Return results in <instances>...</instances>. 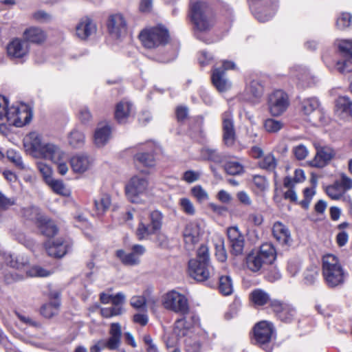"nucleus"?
<instances>
[{"mask_svg":"<svg viewBox=\"0 0 352 352\" xmlns=\"http://www.w3.org/2000/svg\"><path fill=\"white\" fill-rule=\"evenodd\" d=\"M201 173L198 171L195 170H187L185 171L182 176V179L187 183H193L199 179Z\"/></svg>","mask_w":352,"mask_h":352,"instance_id":"63","label":"nucleus"},{"mask_svg":"<svg viewBox=\"0 0 352 352\" xmlns=\"http://www.w3.org/2000/svg\"><path fill=\"white\" fill-rule=\"evenodd\" d=\"M162 302L166 309L182 316L188 314L190 311L187 297L174 289L163 296Z\"/></svg>","mask_w":352,"mask_h":352,"instance_id":"5","label":"nucleus"},{"mask_svg":"<svg viewBox=\"0 0 352 352\" xmlns=\"http://www.w3.org/2000/svg\"><path fill=\"white\" fill-rule=\"evenodd\" d=\"M107 28L112 37L120 38L126 34L127 23L122 14H116L109 16Z\"/></svg>","mask_w":352,"mask_h":352,"instance_id":"17","label":"nucleus"},{"mask_svg":"<svg viewBox=\"0 0 352 352\" xmlns=\"http://www.w3.org/2000/svg\"><path fill=\"white\" fill-rule=\"evenodd\" d=\"M219 289L225 296L230 295L232 293V282L229 276H221L219 278Z\"/></svg>","mask_w":352,"mask_h":352,"instance_id":"44","label":"nucleus"},{"mask_svg":"<svg viewBox=\"0 0 352 352\" xmlns=\"http://www.w3.org/2000/svg\"><path fill=\"white\" fill-rule=\"evenodd\" d=\"M201 157L204 160L212 161L215 163H221L223 161V155L213 148L204 147L200 151Z\"/></svg>","mask_w":352,"mask_h":352,"instance_id":"35","label":"nucleus"},{"mask_svg":"<svg viewBox=\"0 0 352 352\" xmlns=\"http://www.w3.org/2000/svg\"><path fill=\"white\" fill-rule=\"evenodd\" d=\"M272 234L276 241L282 245H289L292 239L288 228L281 222H276L272 228Z\"/></svg>","mask_w":352,"mask_h":352,"instance_id":"26","label":"nucleus"},{"mask_svg":"<svg viewBox=\"0 0 352 352\" xmlns=\"http://www.w3.org/2000/svg\"><path fill=\"white\" fill-rule=\"evenodd\" d=\"M223 142L228 147L234 145L236 141V131L234 125L232 114L230 111H226L222 115Z\"/></svg>","mask_w":352,"mask_h":352,"instance_id":"14","label":"nucleus"},{"mask_svg":"<svg viewBox=\"0 0 352 352\" xmlns=\"http://www.w3.org/2000/svg\"><path fill=\"white\" fill-rule=\"evenodd\" d=\"M336 113L344 120H352V100L346 96H340L336 101Z\"/></svg>","mask_w":352,"mask_h":352,"instance_id":"24","label":"nucleus"},{"mask_svg":"<svg viewBox=\"0 0 352 352\" xmlns=\"http://www.w3.org/2000/svg\"><path fill=\"white\" fill-rule=\"evenodd\" d=\"M85 140L84 133L79 130L74 129L68 135V143L74 148L81 147Z\"/></svg>","mask_w":352,"mask_h":352,"instance_id":"39","label":"nucleus"},{"mask_svg":"<svg viewBox=\"0 0 352 352\" xmlns=\"http://www.w3.org/2000/svg\"><path fill=\"white\" fill-rule=\"evenodd\" d=\"M192 260H199L202 262L209 263V252L208 248L205 245H201L197 252V258Z\"/></svg>","mask_w":352,"mask_h":352,"instance_id":"62","label":"nucleus"},{"mask_svg":"<svg viewBox=\"0 0 352 352\" xmlns=\"http://www.w3.org/2000/svg\"><path fill=\"white\" fill-rule=\"evenodd\" d=\"M32 109L27 104L20 103L9 107L7 111V122L10 125L21 127L31 121Z\"/></svg>","mask_w":352,"mask_h":352,"instance_id":"7","label":"nucleus"},{"mask_svg":"<svg viewBox=\"0 0 352 352\" xmlns=\"http://www.w3.org/2000/svg\"><path fill=\"white\" fill-rule=\"evenodd\" d=\"M93 160L85 154H79L72 157L70 164L75 173H83L88 170L93 165Z\"/></svg>","mask_w":352,"mask_h":352,"instance_id":"25","label":"nucleus"},{"mask_svg":"<svg viewBox=\"0 0 352 352\" xmlns=\"http://www.w3.org/2000/svg\"><path fill=\"white\" fill-rule=\"evenodd\" d=\"M30 19L36 23H46L52 20V15L43 10H38L31 14Z\"/></svg>","mask_w":352,"mask_h":352,"instance_id":"47","label":"nucleus"},{"mask_svg":"<svg viewBox=\"0 0 352 352\" xmlns=\"http://www.w3.org/2000/svg\"><path fill=\"white\" fill-rule=\"evenodd\" d=\"M231 247V252L234 255L241 254L244 248V236L236 226L230 227L227 231Z\"/></svg>","mask_w":352,"mask_h":352,"instance_id":"20","label":"nucleus"},{"mask_svg":"<svg viewBox=\"0 0 352 352\" xmlns=\"http://www.w3.org/2000/svg\"><path fill=\"white\" fill-rule=\"evenodd\" d=\"M245 92L250 96V99L257 102L263 93V85L258 80H252L246 87Z\"/></svg>","mask_w":352,"mask_h":352,"instance_id":"33","label":"nucleus"},{"mask_svg":"<svg viewBox=\"0 0 352 352\" xmlns=\"http://www.w3.org/2000/svg\"><path fill=\"white\" fill-rule=\"evenodd\" d=\"M201 229L200 224L197 221L188 223L184 230V240L186 249L192 250L195 245L199 241Z\"/></svg>","mask_w":352,"mask_h":352,"instance_id":"15","label":"nucleus"},{"mask_svg":"<svg viewBox=\"0 0 352 352\" xmlns=\"http://www.w3.org/2000/svg\"><path fill=\"white\" fill-rule=\"evenodd\" d=\"M318 106L319 103L317 99L307 98L302 102V110L305 115H310L318 109Z\"/></svg>","mask_w":352,"mask_h":352,"instance_id":"52","label":"nucleus"},{"mask_svg":"<svg viewBox=\"0 0 352 352\" xmlns=\"http://www.w3.org/2000/svg\"><path fill=\"white\" fill-rule=\"evenodd\" d=\"M37 223L41 232L47 237L54 236L58 232V228L54 222L46 216H40L37 219Z\"/></svg>","mask_w":352,"mask_h":352,"instance_id":"27","label":"nucleus"},{"mask_svg":"<svg viewBox=\"0 0 352 352\" xmlns=\"http://www.w3.org/2000/svg\"><path fill=\"white\" fill-rule=\"evenodd\" d=\"M257 254L267 265L272 263L276 259V250L272 243H266L263 244Z\"/></svg>","mask_w":352,"mask_h":352,"instance_id":"34","label":"nucleus"},{"mask_svg":"<svg viewBox=\"0 0 352 352\" xmlns=\"http://www.w3.org/2000/svg\"><path fill=\"white\" fill-rule=\"evenodd\" d=\"M213 85L220 92L226 91L231 87L230 82L225 77L224 72L215 68L212 75Z\"/></svg>","mask_w":352,"mask_h":352,"instance_id":"28","label":"nucleus"},{"mask_svg":"<svg viewBox=\"0 0 352 352\" xmlns=\"http://www.w3.org/2000/svg\"><path fill=\"white\" fill-rule=\"evenodd\" d=\"M47 254L54 258L64 256L71 248V243L63 239L48 241L45 243Z\"/></svg>","mask_w":352,"mask_h":352,"instance_id":"18","label":"nucleus"},{"mask_svg":"<svg viewBox=\"0 0 352 352\" xmlns=\"http://www.w3.org/2000/svg\"><path fill=\"white\" fill-rule=\"evenodd\" d=\"M336 45L341 56L352 59V39H341L336 42Z\"/></svg>","mask_w":352,"mask_h":352,"instance_id":"37","label":"nucleus"},{"mask_svg":"<svg viewBox=\"0 0 352 352\" xmlns=\"http://www.w3.org/2000/svg\"><path fill=\"white\" fill-rule=\"evenodd\" d=\"M135 159L145 166H153L155 160L153 154L150 153H141L135 155Z\"/></svg>","mask_w":352,"mask_h":352,"instance_id":"56","label":"nucleus"},{"mask_svg":"<svg viewBox=\"0 0 352 352\" xmlns=\"http://www.w3.org/2000/svg\"><path fill=\"white\" fill-rule=\"evenodd\" d=\"M337 70L342 74L352 72V59L345 58L344 60H338L336 63Z\"/></svg>","mask_w":352,"mask_h":352,"instance_id":"57","label":"nucleus"},{"mask_svg":"<svg viewBox=\"0 0 352 352\" xmlns=\"http://www.w3.org/2000/svg\"><path fill=\"white\" fill-rule=\"evenodd\" d=\"M258 166L262 169L273 171L276 168L277 161L272 153H268L265 155L261 161H259Z\"/></svg>","mask_w":352,"mask_h":352,"instance_id":"43","label":"nucleus"},{"mask_svg":"<svg viewBox=\"0 0 352 352\" xmlns=\"http://www.w3.org/2000/svg\"><path fill=\"white\" fill-rule=\"evenodd\" d=\"M146 248L142 245H134L131 248V252H126L123 250L116 251V256L125 265L134 266L140 263V257L145 253Z\"/></svg>","mask_w":352,"mask_h":352,"instance_id":"12","label":"nucleus"},{"mask_svg":"<svg viewBox=\"0 0 352 352\" xmlns=\"http://www.w3.org/2000/svg\"><path fill=\"white\" fill-rule=\"evenodd\" d=\"M30 51V45L23 38H14L7 45V53L12 58H22Z\"/></svg>","mask_w":352,"mask_h":352,"instance_id":"19","label":"nucleus"},{"mask_svg":"<svg viewBox=\"0 0 352 352\" xmlns=\"http://www.w3.org/2000/svg\"><path fill=\"white\" fill-rule=\"evenodd\" d=\"M325 192L327 195L333 200L340 199L345 194V192L342 188V186H340L337 180L331 185L327 186Z\"/></svg>","mask_w":352,"mask_h":352,"instance_id":"40","label":"nucleus"},{"mask_svg":"<svg viewBox=\"0 0 352 352\" xmlns=\"http://www.w3.org/2000/svg\"><path fill=\"white\" fill-rule=\"evenodd\" d=\"M274 334V328L272 323L267 321H261L254 327V338L256 344H259L267 352L272 351L269 347Z\"/></svg>","mask_w":352,"mask_h":352,"instance_id":"9","label":"nucleus"},{"mask_svg":"<svg viewBox=\"0 0 352 352\" xmlns=\"http://www.w3.org/2000/svg\"><path fill=\"white\" fill-rule=\"evenodd\" d=\"M250 299L255 305L262 306L267 303L270 300V296L265 291L257 289L252 292L250 294Z\"/></svg>","mask_w":352,"mask_h":352,"instance_id":"41","label":"nucleus"},{"mask_svg":"<svg viewBox=\"0 0 352 352\" xmlns=\"http://www.w3.org/2000/svg\"><path fill=\"white\" fill-rule=\"evenodd\" d=\"M352 24V16L349 12H342L336 20V26L338 29L344 30Z\"/></svg>","mask_w":352,"mask_h":352,"instance_id":"53","label":"nucleus"},{"mask_svg":"<svg viewBox=\"0 0 352 352\" xmlns=\"http://www.w3.org/2000/svg\"><path fill=\"white\" fill-rule=\"evenodd\" d=\"M225 171L231 175H240L243 173V165L236 161H228L224 164Z\"/></svg>","mask_w":352,"mask_h":352,"instance_id":"48","label":"nucleus"},{"mask_svg":"<svg viewBox=\"0 0 352 352\" xmlns=\"http://www.w3.org/2000/svg\"><path fill=\"white\" fill-rule=\"evenodd\" d=\"M59 306V300L55 298L53 301L44 305L41 309V313L45 318H52L58 314Z\"/></svg>","mask_w":352,"mask_h":352,"instance_id":"42","label":"nucleus"},{"mask_svg":"<svg viewBox=\"0 0 352 352\" xmlns=\"http://www.w3.org/2000/svg\"><path fill=\"white\" fill-rule=\"evenodd\" d=\"M8 264L13 268L24 271L29 277H46L51 274L50 271L38 265L30 267L29 258L24 255L10 256Z\"/></svg>","mask_w":352,"mask_h":352,"instance_id":"8","label":"nucleus"},{"mask_svg":"<svg viewBox=\"0 0 352 352\" xmlns=\"http://www.w3.org/2000/svg\"><path fill=\"white\" fill-rule=\"evenodd\" d=\"M96 25L89 17L82 18L76 26V35L81 40H85L96 32Z\"/></svg>","mask_w":352,"mask_h":352,"instance_id":"22","label":"nucleus"},{"mask_svg":"<svg viewBox=\"0 0 352 352\" xmlns=\"http://www.w3.org/2000/svg\"><path fill=\"white\" fill-rule=\"evenodd\" d=\"M190 16L195 28L199 31H206L212 25L210 9L204 2L197 1L192 3Z\"/></svg>","mask_w":352,"mask_h":352,"instance_id":"4","label":"nucleus"},{"mask_svg":"<svg viewBox=\"0 0 352 352\" xmlns=\"http://www.w3.org/2000/svg\"><path fill=\"white\" fill-rule=\"evenodd\" d=\"M100 312L103 317L110 318L121 314L122 313V307L121 306H112L110 307L102 308L101 309Z\"/></svg>","mask_w":352,"mask_h":352,"instance_id":"60","label":"nucleus"},{"mask_svg":"<svg viewBox=\"0 0 352 352\" xmlns=\"http://www.w3.org/2000/svg\"><path fill=\"white\" fill-rule=\"evenodd\" d=\"M192 196L198 203H203L209 199L208 192L200 185H196L190 189Z\"/></svg>","mask_w":352,"mask_h":352,"instance_id":"45","label":"nucleus"},{"mask_svg":"<svg viewBox=\"0 0 352 352\" xmlns=\"http://www.w3.org/2000/svg\"><path fill=\"white\" fill-rule=\"evenodd\" d=\"M111 136V129L109 126H98L94 133V143L98 147L104 146Z\"/></svg>","mask_w":352,"mask_h":352,"instance_id":"32","label":"nucleus"},{"mask_svg":"<svg viewBox=\"0 0 352 352\" xmlns=\"http://www.w3.org/2000/svg\"><path fill=\"white\" fill-rule=\"evenodd\" d=\"M315 147L316 153L314 158L310 162L312 166L323 168L336 156L335 150L330 146L316 145Z\"/></svg>","mask_w":352,"mask_h":352,"instance_id":"16","label":"nucleus"},{"mask_svg":"<svg viewBox=\"0 0 352 352\" xmlns=\"http://www.w3.org/2000/svg\"><path fill=\"white\" fill-rule=\"evenodd\" d=\"M337 181L340 183V186H342V188L345 192L352 189V178L349 177L346 174L342 173L340 175V179Z\"/></svg>","mask_w":352,"mask_h":352,"instance_id":"64","label":"nucleus"},{"mask_svg":"<svg viewBox=\"0 0 352 352\" xmlns=\"http://www.w3.org/2000/svg\"><path fill=\"white\" fill-rule=\"evenodd\" d=\"M65 155V152L59 145L52 142H47L45 144V147L38 158L47 160L54 163L63 160Z\"/></svg>","mask_w":352,"mask_h":352,"instance_id":"21","label":"nucleus"},{"mask_svg":"<svg viewBox=\"0 0 352 352\" xmlns=\"http://www.w3.org/2000/svg\"><path fill=\"white\" fill-rule=\"evenodd\" d=\"M272 306L280 320L285 322H289L292 320L295 314V311L293 308L279 302H274Z\"/></svg>","mask_w":352,"mask_h":352,"instance_id":"29","label":"nucleus"},{"mask_svg":"<svg viewBox=\"0 0 352 352\" xmlns=\"http://www.w3.org/2000/svg\"><path fill=\"white\" fill-rule=\"evenodd\" d=\"M304 199L300 202V205L305 209H307L309 206L313 197L316 194L314 188H306L304 191Z\"/></svg>","mask_w":352,"mask_h":352,"instance_id":"59","label":"nucleus"},{"mask_svg":"<svg viewBox=\"0 0 352 352\" xmlns=\"http://www.w3.org/2000/svg\"><path fill=\"white\" fill-rule=\"evenodd\" d=\"M289 105L288 96L282 90H276L269 96L268 109L273 116L282 115L287 110Z\"/></svg>","mask_w":352,"mask_h":352,"instance_id":"10","label":"nucleus"},{"mask_svg":"<svg viewBox=\"0 0 352 352\" xmlns=\"http://www.w3.org/2000/svg\"><path fill=\"white\" fill-rule=\"evenodd\" d=\"M16 314L19 320L20 323H19L18 325L20 327H22L23 324H25L26 326L34 327H37L39 326V324L38 322H36L35 320H34L29 316L22 314H20L18 312L16 313Z\"/></svg>","mask_w":352,"mask_h":352,"instance_id":"58","label":"nucleus"},{"mask_svg":"<svg viewBox=\"0 0 352 352\" xmlns=\"http://www.w3.org/2000/svg\"><path fill=\"white\" fill-rule=\"evenodd\" d=\"M168 38L167 30L160 26L144 30L140 34V39L142 45L148 49L165 45L167 43Z\"/></svg>","mask_w":352,"mask_h":352,"instance_id":"6","label":"nucleus"},{"mask_svg":"<svg viewBox=\"0 0 352 352\" xmlns=\"http://www.w3.org/2000/svg\"><path fill=\"white\" fill-rule=\"evenodd\" d=\"M110 337L108 338L109 345L114 350L119 348L121 344L122 329L119 323H112L109 331Z\"/></svg>","mask_w":352,"mask_h":352,"instance_id":"31","label":"nucleus"},{"mask_svg":"<svg viewBox=\"0 0 352 352\" xmlns=\"http://www.w3.org/2000/svg\"><path fill=\"white\" fill-rule=\"evenodd\" d=\"M322 274L329 287H334L344 282V270L338 257L333 254H329L323 256Z\"/></svg>","mask_w":352,"mask_h":352,"instance_id":"1","label":"nucleus"},{"mask_svg":"<svg viewBox=\"0 0 352 352\" xmlns=\"http://www.w3.org/2000/svg\"><path fill=\"white\" fill-rule=\"evenodd\" d=\"M246 260L248 269L254 272L259 271L264 265H267L257 252L250 254Z\"/></svg>","mask_w":352,"mask_h":352,"instance_id":"36","label":"nucleus"},{"mask_svg":"<svg viewBox=\"0 0 352 352\" xmlns=\"http://www.w3.org/2000/svg\"><path fill=\"white\" fill-rule=\"evenodd\" d=\"M181 210L187 215L194 216L196 213V208L192 201L186 197L181 198L179 201Z\"/></svg>","mask_w":352,"mask_h":352,"instance_id":"51","label":"nucleus"},{"mask_svg":"<svg viewBox=\"0 0 352 352\" xmlns=\"http://www.w3.org/2000/svg\"><path fill=\"white\" fill-rule=\"evenodd\" d=\"M215 256L218 261L224 262L227 259V252L224 245V240L221 237H218L215 242Z\"/></svg>","mask_w":352,"mask_h":352,"instance_id":"50","label":"nucleus"},{"mask_svg":"<svg viewBox=\"0 0 352 352\" xmlns=\"http://www.w3.org/2000/svg\"><path fill=\"white\" fill-rule=\"evenodd\" d=\"M163 223V215L159 210L151 211L147 219L142 218L138 223L135 234L140 241L147 240L160 233Z\"/></svg>","mask_w":352,"mask_h":352,"instance_id":"2","label":"nucleus"},{"mask_svg":"<svg viewBox=\"0 0 352 352\" xmlns=\"http://www.w3.org/2000/svg\"><path fill=\"white\" fill-rule=\"evenodd\" d=\"M264 127L269 133H276L283 127V123L279 120L269 118L265 121Z\"/></svg>","mask_w":352,"mask_h":352,"instance_id":"54","label":"nucleus"},{"mask_svg":"<svg viewBox=\"0 0 352 352\" xmlns=\"http://www.w3.org/2000/svg\"><path fill=\"white\" fill-rule=\"evenodd\" d=\"M127 199L132 203L142 204L148 197L149 182L146 176L132 177L125 186Z\"/></svg>","mask_w":352,"mask_h":352,"instance_id":"3","label":"nucleus"},{"mask_svg":"<svg viewBox=\"0 0 352 352\" xmlns=\"http://www.w3.org/2000/svg\"><path fill=\"white\" fill-rule=\"evenodd\" d=\"M47 184L56 194L64 196H67L69 195V191L66 188L63 182L60 180L54 179L52 178L51 181L48 182Z\"/></svg>","mask_w":352,"mask_h":352,"instance_id":"49","label":"nucleus"},{"mask_svg":"<svg viewBox=\"0 0 352 352\" xmlns=\"http://www.w3.org/2000/svg\"><path fill=\"white\" fill-rule=\"evenodd\" d=\"M47 142L43 140V137L37 132H30L23 139V146L25 151L34 157L38 158L41 155L45 144Z\"/></svg>","mask_w":352,"mask_h":352,"instance_id":"11","label":"nucleus"},{"mask_svg":"<svg viewBox=\"0 0 352 352\" xmlns=\"http://www.w3.org/2000/svg\"><path fill=\"white\" fill-rule=\"evenodd\" d=\"M95 207L98 214L104 213L111 205V198L109 194H102L100 197L94 201Z\"/></svg>","mask_w":352,"mask_h":352,"instance_id":"38","label":"nucleus"},{"mask_svg":"<svg viewBox=\"0 0 352 352\" xmlns=\"http://www.w3.org/2000/svg\"><path fill=\"white\" fill-rule=\"evenodd\" d=\"M133 110V105L127 101H121L117 105L115 111V118L120 123H124Z\"/></svg>","mask_w":352,"mask_h":352,"instance_id":"30","label":"nucleus"},{"mask_svg":"<svg viewBox=\"0 0 352 352\" xmlns=\"http://www.w3.org/2000/svg\"><path fill=\"white\" fill-rule=\"evenodd\" d=\"M146 298L143 296H134L130 300L131 305L137 309H146Z\"/></svg>","mask_w":352,"mask_h":352,"instance_id":"61","label":"nucleus"},{"mask_svg":"<svg viewBox=\"0 0 352 352\" xmlns=\"http://www.w3.org/2000/svg\"><path fill=\"white\" fill-rule=\"evenodd\" d=\"M37 168L42 175L45 182L47 183L52 179L53 170L51 166L43 162L37 163Z\"/></svg>","mask_w":352,"mask_h":352,"instance_id":"55","label":"nucleus"},{"mask_svg":"<svg viewBox=\"0 0 352 352\" xmlns=\"http://www.w3.org/2000/svg\"><path fill=\"white\" fill-rule=\"evenodd\" d=\"M23 38L29 44H42L47 39V33L42 28L37 26H30L23 32Z\"/></svg>","mask_w":352,"mask_h":352,"instance_id":"23","label":"nucleus"},{"mask_svg":"<svg viewBox=\"0 0 352 352\" xmlns=\"http://www.w3.org/2000/svg\"><path fill=\"white\" fill-rule=\"evenodd\" d=\"M212 267L209 263L199 260H190L188 262V272L190 276L197 281L207 280L212 274Z\"/></svg>","mask_w":352,"mask_h":352,"instance_id":"13","label":"nucleus"},{"mask_svg":"<svg viewBox=\"0 0 352 352\" xmlns=\"http://www.w3.org/2000/svg\"><path fill=\"white\" fill-rule=\"evenodd\" d=\"M303 276L305 284L313 285L318 278L319 269L316 266H311L304 272Z\"/></svg>","mask_w":352,"mask_h":352,"instance_id":"46","label":"nucleus"}]
</instances>
